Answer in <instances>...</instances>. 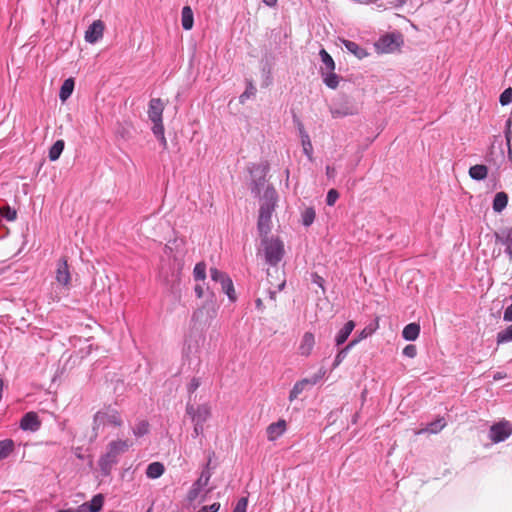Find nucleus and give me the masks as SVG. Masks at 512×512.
<instances>
[{"label":"nucleus","mask_w":512,"mask_h":512,"mask_svg":"<svg viewBox=\"0 0 512 512\" xmlns=\"http://www.w3.org/2000/svg\"><path fill=\"white\" fill-rule=\"evenodd\" d=\"M122 424L123 419L118 409L112 405H106L94 414L92 429L95 437H97L100 429L120 427Z\"/></svg>","instance_id":"nucleus-3"},{"label":"nucleus","mask_w":512,"mask_h":512,"mask_svg":"<svg viewBox=\"0 0 512 512\" xmlns=\"http://www.w3.org/2000/svg\"><path fill=\"white\" fill-rule=\"evenodd\" d=\"M488 175V168L486 165L477 164L469 168V176L476 181L484 180Z\"/></svg>","instance_id":"nucleus-24"},{"label":"nucleus","mask_w":512,"mask_h":512,"mask_svg":"<svg viewBox=\"0 0 512 512\" xmlns=\"http://www.w3.org/2000/svg\"><path fill=\"white\" fill-rule=\"evenodd\" d=\"M186 414L193 423L203 424L211 417V406L208 403L194 405L190 401L186 404Z\"/></svg>","instance_id":"nucleus-7"},{"label":"nucleus","mask_w":512,"mask_h":512,"mask_svg":"<svg viewBox=\"0 0 512 512\" xmlns=\"http://www.w3.org/2000/svg\"><path fill=\"white\" fill-rule=\"evenodd\" d=\"M75 82L73 78H67L61 85L59 98L62 102H65L73 93Z\"/></svg>","instance_id":"nucleus-26"},{"label":"nucleus","mask_w":512,"mask_h":512,"mask_svg":"<svg viewBox=\"0 0 512 512\" xmlns=\"http://www.w3.org/2000/svg\"><path fill=\"white\" fill-rule=\"evenodd\" d=\"M133 445L130 440L117 439L108 443L106 452L98 460V466L102 476H109L112 468L118 464L120 456L126 453Z\"/></svg>","instance_id":"nucleus-1"},{"label":"nucleus","mask_w":512,"mask_h":512,"mask_svg":"<svg viewBox=\"0 0 512 512\" xmlns=\"http://www.w3.org/2000/svg\"><path fill=\"white\" fill-rule=\"evenodd\" d=\"M313 283H315L319 287L323 288L324 279L321 276L315 274V275H313Z\"/></svg>","instance_id":"nucleus-59"},{"label":"nucleus","mask_w":512,"mask_h":512,"mask_svg":"<svg viewBox=\"0 0 512 512\" xmlns=\"http://www.w3.org/2000/svg\"><path fill=\"white\" fill-rule=\"evenodd\" d=\"M499 102L503 106L512 103V88H507L501 93Z\"/></svg>","instance_id":"nucleus-47"},{"label":"nucleus","mask_w":512,"mask_h":512,"mask_svg":"<svg viewBox=\"0 0 512 512\" xmlns=\"http://www.w3.org/2000/svg\"><path fill=\"white\" fill-rule=\"evenodd\" d=\"M208 299H206L205 303L194 311L192 315V321L195 325H198L201 328L210 326L212 320L217 315V308L214 302V294L207 287Z\"/></svg>","instance_id":"nucleus-4"},{"label":"nucleus","mask_w":512,"mask_h":512,"mask_svg":"<svg viewBox=\"0 0 512 512\" xmlns=\"http://www.w3.org/2000/svg\"><path fill=\"white\" fill-rule=\"evenodd\" d=\"M403 355L409 358H414L417 355V349L415 345L409 344L404 347L402 351Z\"/></svg>","instance_id":"nucleus-51"},{"label":"nucleus","mask_w":512,"mask_h":512,"mask_svg":"<svg viewBox=\"0 0 512 512\" xmlns=\"http://www.w3.org/2000/svg\"><path fill=\"white\" fill-rule=\"evenodd\" d=\"M255 305H256V308L259 310V311H263L264 310V304H263V301L260 299V298H257L255 300Z\"/></svg>","instance_id":"nucleus-61"},{"label":"nucleus","mask_w":512,"mask_h":512,"mask_svg":"<svg viewBox=\"0 0 512 512\" xmlns=\"http://www.w3.org/2000/svg\"><path fill=\"white\" fill-rule=\"evenodd\" d=\"M334 174H335V169L331 166H326V175L329 178H332V177H334Z\"/></svg>","instance_id":"nucleus-62"},{"label":"nucleus","mask_w":512,"mask_h":512,"mask_svg":"<svg viewBox=\"0 0 512 512\" xmlns=\"http://www.w3.org/2000/svg\"><path fill=\"white\" fill-rule=\"evenodd\" d=\"M194 291H195L197 298H203L205 295L208 296V293L207 292L205 293L204 287L201 284H197L194 287Z\"/></svg>","instance_id":"nucleus-55"},{"label":"nucleus","mask_w":512,"mask_h":512,"mask_svg":"<svg viewBox=\"0 0 512 512\" xmlns=\"http://www.w3.org/2000/svg\"><path fill=\"white\" fill-rule=\"evenodd\" d=\"M378 320L375 321V323H371L368 326H366L358 335L357 338L354 340H358L360 342L361 340L367 338L368 336L372 335L377 329H378Z\"/></svg>","instance_id":"nucleus-41"},{"label":"nucleus","mask_w":512,"mask_h":512,"mask_svg":"<svg viewBox=\"0 0 512 512\" xmlns=\"http://www.w3.org/2000/svg\"><path fill=\"white\" fill-rule=\"evenodd\" d=\"M212 473L208 469H203L200 477L192 484L187 494L189 501H194L198 498L202 489L208 485Z\"/></svg>","instance_id":"nucleus-11"},{"label":"nucleus","mask_w":512,"mask_h":512,"mask_svg":"<svg viewBox=\"0 0 512 512\" xmlns=\"http://www.w3.org/2000/svg\"><path fill=\"white\" fill-rule=\"evenodd\" d=\"M203 509H205V512H218L220 509V503L215 502L208 506H203Z\"/></svg>","instance_id":"nucleus-56"},{"label":"nucleus","mask_w":512,"mask_h":512,"mask_svg":"<svg viewBox=\"0 0 512 512\" xmlns=\"http://www.w3.org/2000/svg\"><path fill=\"white\" fill-rule=\"evenodd\" d=\"M287 429V424L284 419H279L277 422H273L268 425L266 429L267 438L269 441H275L281 437Z\"/></svg>","instance_id":"nucleus-17"},{"label":"nucleus","mask_w":512,"mask_h":512,"mask_svg":"<svg viewBox=\"0 0 512 512\" xmlns=\"http://www.w3.org/2000/svg\"><path fill=\"white\" fill-rule=\"evenodd\" d=\"M446 426V421L444 418H438L435 421L428 424L426 431L436 434L440 432Z\"/></svg>","instance_id":"nucleus-40"},{"label":"nucleus","mask_w":512,"mask_h":512,"mask_svg":"<svg viewBox=\"0 0 512 512\" xmlns=\"http://www.w3.org/2000/svg\"><path fill=\"white\" fill-rule=\"evenodd\" d=\"M264 257L267 264L276 266L284 256V245L278 238L263 236L261 240Z\"/></svg>","instance_id":"nucleus-5"},{"label":"nucleus","mask_w":512,"mask_h":512,"mask_svg":"<svg viewBox=\"0 0 512 512\" xmlns=\"http://www.w3.org/2000/svg\"><path fill=\"white\" fill-rule=\"evenodd\" d=\"M132 431L135 437H142L149 432V423L145 420L139 421Z\"/></svg>","instance_id":"nucleus-38"},{"label":"nucleus","mask_w":512,"mask_h":512,"mask_svg":"<svg viewBox=\"0 0 512 512\" xmlns=\"http://www.w3.org/2000/svg\"><path fill=\"white\" fill-rule=\"evenodd\" d=\"M14 442L11 439L0 441V460L6 459L14 450Z\"/></svg>","instance_id":"nucleus-33"},{"label":"nucleus","mask_w":512,"mask_h":512,"mask_svg":"<svg viewBox=\"0 0 512 512\" xmlns=\"http://www.w3.org/2000/svg\"><path fill=\"white\" fill-rule=\"evenodd\" d=\"M193 424H194V427H193L192 437L196 438L203 434L204 425L199 424V423H193Z\"/></svg>","instance_id":"nucleus-52"},{"label":"nucleus","mask_w":512,"mask_h":512,"mask_svg":"<svg viewBox=\"0 0 512 512\" xmlns=\"http://www.w3.org/2000/svg\"><path fill=\"white\" fill-rule=\"evenodd\" d=\"M315 211L313 208H306L302 213V224L306 227L310 226L315 220Z\"/></svg>","instance_id":"nucleus-43"},{"label":"nucleus","mask_w":512,"mask_h":512,"mask_svg":"<svg viewBox=\"0 0 512 512\" xmlns=\"http://www.w3.org/2000/svg\"><path fill=\"white\" fill-rule=\"evenodd\" d=\"M508 203V196L505 192H498L493 199V210L495 212H501Z\"/></svg>","instance_id":"nucleus-30"},{"label":"nucleus","mask_w":512,"mask_h":512,"mask_svg":"<svg viewBox=\"0 0 512 512\" xmlns=\"http://www.w3.org/2000/svg\"><path fill=\"white\" fill-rule=\"evenodd\" d=\"M0 216L7 221H14L17 218V212L9 205L0 207Z\"/></svg>","instance_id":"nucleus-37"},{"label":"nucleus","mask_w":512,"mask_h":512,"mask_svg":"<svg viewBox=\"0 0 512 512\" xmlns=\"http://www.w3.org/2000/svg\"><path fill=\"white\" fill-rule=\"evenodd\" d=\"M163 111L164 103L160 98H153L149 101L148 106V117L152 122V129H158L164 127L163 125Z\"/></svg>","instance_id":"nucleus-10"},{"label":"nucleus","mask_w":512,"mask_h":512,"mask_svg":"<svg viewBox=\"0 0 512 512\" xmlns=\"http://www.w3.org/2000/svg\"><path fill=\"white\" fill-rule=\"evenodd\" d=\"M211 279L215 282L220 283L221 285L226 282V280L230 279L229 275L223 271L218 270L217 268L210 269Z\"/></svg>","instance_id":"nucleus-39"},{"label":"nucleus","mask_w":512,"mask_h":512,"mask_svg":"<svg viewBox=\"0 0 512 512\" xmlns=\"http://www.w3.org/2000/svg\"><path fill=\"white\" fill-rule=\"evenodd\" d=\"M496 341L498 345L512 342V324L498 332Z\"/></svg>","instance_id":"nucleus-34"},{"label":"nucleus","mask_w":512,"mask_h":512,"mask_svg":"<svg viewBox=\"0 0 512 512\" xmlns=\"http://www.w3.org/2000/svg\"><path fill=\"white\" fill-rule=\"evenodd\" d=\"M221 288H222V291L228 296L230 301H232V302L236 301L237 297H236L234 285H233L231 278L226 280V282L221 285Z\"/></svg>","instance_id":"nucleus-36"},{"label":"nucleus","mask_w":512,"mask_h":512,"mask_svg":"<svg viewBox=\"0 0 512 512\" xmlns=\"http://www.w3.org/2000/svg\"><path fill=\"white\" fill-rule=\"evenodd\" d=\"M355 328L354 321L350 320L345 323V325L338 331L335 336V343L337 346H340L346 342L353 329Z\"/></svg>","instance_id":"nucleus-20"},{"label":"nucleus","mask_w":512,"mask_h":512,"mask_svg":"<svg viewBox=\"0 0 512 512\" xmlns=\"http://www.w3.org/2000/svg\"><path fill=\"white\" fill-rule=\"evenodd\" d=\"M201 385V380L200 378L198 377H193L191 379V381L189 382L188 386H187V390H188V393H189V400L191 402V396L192 394L199 388V386Z\"/></svg>","instance_id":"nucleus-46"},{"label":"nucleus","mask_w":512,"mask_h":512,"mask_svg":"<svg viewBox=\"0 0 512 512\" xmlns=\"http://www.w3.org/2000/svg\"><path fill=\"white\" fill-rule=\"evenodd\" d=\"M342 44L347 51L355 55L358 59H363L368 55L367 51L354 41L343 39Z\"/></svg>","instance_id":"nucleus-21"},{"label":"nucleus","mask_w":512,"mask_h":512,"mask_svg":"<svg viewBox=\"0 0 512 512\" xmlns=\"http://www.w3.org/2000/svg\"><path fill=\"white\" fill-rule=\"evenodd\" d=\"M193 277L195 281H204L206 279V264L198 262L193 269Z\"/></svg>","instance_id":"nucleus-35"},{"label":"nucleus","mask_w":512,"mask_h":512,"mask_svg":"<svg viewBox=\"0 0 512 512\" xmlns=\"http://www.w3.org/2000/svg\"><path fill=\"white\" fill-rule=\"evenodd\" d=\"M319 55L323 63V66L321 67L323 68V71H334L335 62L330 54L325 49H321Z\"/></svg>","instance_id":"nucleus-32"},{"label":"nucleus","mask_w":512,"mask_h":512,"mask_svg":"<svg viewBox=\"0 0 512 512\" xmlns=\"http://www.w3.org/2000/svg\"><path fill=\"white\" fill-rule=\"evenodd\" d=\"M495 241L504 246V253L512 260V226L495 232Z\"/></svg>","instance_id":"nucleus-12"},{"label":"nucleus","mask_w":512,"mask_h":512,"mask_svg":"<svg viewBox=\"0 0 512 512\" xmlns=\"http://www.w3.org/2000/svg\"><path fill=\"white\" fill-rule=\"evenodd\" d=\"M314 344H315V338H314L313 333L306 332L303 335L301 343L299 345V353L302 356L310 355V353L312 352V349L314 347Z\"/></svg>","instance_id":"nucleus-19"},{"label":"nucleus","mask_w":512,"mask_h":512,"mask_svg":"<svg viewBox=\"0 0 512 512\" xmlns=\"http://www.w3.org/2000/svg\"><path fill=\"white\" fill-rule=\"evenodd\" d=\"M64 141L57 140L49 149L48 157L51 161H56L59 159L60 155L64 150Z\"/></svg>","instance_id":"nucleus-31"},{"label":"nucleus","mask_w":512,"mask_h":512,"mask_svg":"<svg viewBox=\"0 0 512 512\" xmlns=\"http://www.w3.org/2000/svg\"><path fill=\"white\" fill-rule=\"evenodd\" d=\"M503 320L507 322H512V303L506 307L503 314Z\"/></svg>","instance_id":"nucleus-54"},{"label":"nucleus","mask_w":512,"mask_h":512,"mask_svg":"<svg viewBox=\"0 0 512 512\" xmlns=\"http://www.w3.org/2000/svg\"><path fill=\"white\" fill-rule=\"evenodd\" d=\"M152 132H153L154 136L159 140L162 148L166 149L168 144H167V140L165 137L164 127L158 128V129H152Z\"/></svg>","instance_id":"nucleus-45"},{"label":"nucleus","mask_w":512,"mask_h":512,"mask_svg":"<svg viewBox=\"0 0 512 512\" xmlns=\"http://www.w3.org/2000/svg\"><path fill=\"white\" fill-rule=\"evenodd\" d=\"M181 23L184 30H191L194 24L193 11L189 6H184L181 12Z\"/></svg>","instance_id":"nucleus-25"},{"label":"nucleus","mask_w":512,"mask_h":512,"mask_svg":"<svg viewBox=\"0 0 512 512\" xmlns=\"http://www.w3.org/2000/svg\"><path fill=\"white\" fill-rule=\"evenodd\" d=\"M326 374V370L324 368H320L319 371L314 374L312 377L310 378H307L308 379V384L310 386H313L315 384H317Z\"/></svg>","instance_id":"nucleus-49"},{"label":"nucleus","mask_w":512,"mask_h":512,"mask_svg":"<svg viewBox=\"0 0 512 512\" xmlns=\"http://www.w3.org/2000/svg\"><path fill=\"white\" fill-rule=\"evenodd\" d=\"M260 170V176H253L252 177V193H254L256 196L260 195L262 188L265 185L266 182V175L269 171V164L267 161H264L260 163V166L257 168Z\"/></svg>","instance_id":"nucleus-14"},{"label":"nucleus","mask_w":512,"mask_h":512,"mask_svg":"<svg viewBox=\"0 0 512 512\" xmlns=\"http://www.w3.org/2000/svg\"><path fill=\"white\" fill-rule=\"evenodd\" d=\"M357 343H358V340H352L337 353V355L335 356L333 365H332L333 369L338 367L344 361V359L347 357L351 348L354 347Z\"/></svg>","instance_id":"nucleus-28"},{"label":"nucleus","mask_w":512,"mask_h":512,"mask_svg":"<svg viewBox=\"0 0 512 512\" xmlns=\"http://www.w3.org/2000/svg\"><path fill=\"white\" fill-rule=\"evenodd\" d=\"M248 505V499L246 497L240 498L233 508L232 512H246Z\"/></svg>","instance_id":"nucleus-50"},{"label":"nucleus","mask_w":512,"mask_h":512,"mask_svg":"<svg viewBox=\"0 0 512 512\" xmlns=\"http://www.w3.org/2000/svg\"><path fill=\"white\" fill-rule=\"evenodd\" d=\"M420 334V325L417 323H409L407 324L403 331H402V337L406 341H415Z\"/></svg>","instance_id":"nucleus-22"},{"label":"nucleus","mask_w":512,"mask_h":512,"mask_svg":"<svg viewBox=\"0 0 512 512\" xmlns=\"http://www.w3.org/2000/svg\"><path fill=\"white\" fill-rule=\"evenodd\" d=\"M265 201L259 209L257 229L261 236H267L271 230V218L275 209L277 193L273 187H267L264 193Z\"/></svg>","instance_id":"nucleus-2"},{"label":"nucleus","mask_w":512,"mask_h":512,"mask_svg":"<svg viewBox=\"0 0 512 512\" xmlns=\"http://www.w3.org/2000/svg\"><path fill=\"white\" fill-rule=\"evenodd\" d=\"M268 7H274L277 5L278 0H262Z\"/></svg>","instance_id":"nucleus-63"},{"label":"nucleus","mask_w":512,"mask_h":512,"mask_svg":"<svg viewBox=\"0 0 512 512\" xmlns=\"http://www.w3.org/2000/svg\"><path fill=\"white\" fill-rule=\"evenodd\" d=\"M338 198H339L338 191L335 189H330L326 196V204L328 206H333L336 203V201L338 200Z\"/></svg>","instance_id":"nucleus-48"},{"label":"nucleus","mask_w":512,"mask_h":512,"mask_svg":"<svg viewBox=\"0 0 512 512\" xmlns=\"http://www.w3.org/2000/svg\"><path fill=\"white\" fill-rule=\"evenodd\" d=\"M297 127H298V131H299V135L301 137V139L303 138V135L305 134H308L304 128V125L302 124V122L300 121H297Z\"/></svg>","instance_id":"nucleus-60"},{"label":"nucleus","mask_w":512,"mask_h":512,"mask_svg":"<svg viewBox=\"0 0 512 512\" xmlns=\"http://www.w3.org/2000/svg\"><path fill=\"white\" fill-rule=\"evenodd\" d=\"M403 43L402 36L399 33H388L381 36L375 43V48L381 53H391L397 50Z\"/></svg>","instance_id":"nucleus-8"},{"label":"nucleus","mask_w":512,"mask_h":512,"mask_svg":"<svg viewBox=\"0 0 512 512\" xmlns=\"http://www.w3.org/2000/svg\"><path fill=\"white\" fill-rule=\"evenodd\" d=\"M164 465L160 462L150 463L146 469V476L150 479H157L163 475Z\"/></svg>","instance_id":"nucleus-27"},{"label":"nucleus","mask_w":512,"mask_h":512,"mask_svg":"<svg viewBox=\"0 0 512 512\" xmlns=\"http://www.w3.org/2000/svg\"><path fill=\"white\" fill-rule=\"evenodd\" d=\"M104 504V496L102 494H96L93 496L91 501L84 502L78 508L80 512H99Z\"/></svg>","instance_id":"nucleus-18"},{"label":"nucleus","mask_w":512,"mask_h":512,"mask_svg":"<svg viewBox=\"0 0 512 512\" xmlns=\"http://www.w3.org/2000/svg\"><path fill=\"white\" fill-rule=\"evenodd\" d=\"M512 434V423L502 420L493 424L489 429V439L493 443H500L509 438Z\"/></svg>","instance_id":"nucleus-9"},{"label":"nucleus","mask_w":512,"mask_h":512,"mask_svg":"<svg viewBox=\"0 0 512 512\" xmlns=\"http://www.w3.org/2000/svg\"><path fill=\"white\" fill-rule=\"evenodd\" d=\"M260 166V163L259 164H252L250 167H249V172L251 174V176H260V170H258L257 168Z\"/></svg>","instance_id":"nucleus-58"},{"label":"nucleus","mask_w":512,"mask_h":512,"mask_svg":"<svg viewBox=\"0 0 512 512\" xmlns=\"http://www.w3.org/2000/svg\"><path fill=\"white\" fill-rule=\"evenodd\" d=\"M104 24L101 20L94 21L85 32V40L88 43H96L103 37Z\"/></svg>","instance_id":"nucleus-15"},{"label":"nucleus","mask_w":512,"mask_h":512,"mask_svg":"<svg viewBox=\"0 0 512 512\" xmlns=\"http://www.w3.org/2000/svg\"><path fill=\"white\" fill-rule=\"evenodd\" d=\"M320 73L322 75L323 83L330 89H336L339 84V76L334 73V71H323V68H320Z\"/></svg>","instance_id":"nucleus-23"},{"label":"nucleus","mask_w":512,"mask_h":512,"mask_svg":"<svg viewBox=\"0 0 512 512\" xmlns=\"http://www.w3.org/2000/svg\"><path fill=\"white\" fill-rule=\"evenodd\" d=\"M329 111L333 118H343L356 115L358 106L349 96L341 94L332 100Z\"/></svg>","instance_id":"nucleus-6"},{"label":"nucleus","mask_w":512,"mask_h":512,"mask_svg":"<svg viewBox=\"0 0 512 512\" xmlns=\"http://www.w3.org/2000/svg\"><path fill=\"white\" fill-rule=\"evenodd\" d=\"M40 426L41 422L35 412H28L21 418L20 428L24 431L36 432Z\"/></svg>","instance_id":"nucleus-16"},{"label":"nucleus","mask_w":512,"mask_h":512,"mask_svg":"<svg viewBox=\"0 0 512 512\" xmlns=\"http://www.w3.org/2000/svg\"><path fill=\"white\" fill-rule=\"evenodd\" d=\"M308 385V379L304 378L300 381H297L289 393V401L293 402L294 400H296Z\"/></svg>","instance_id":"nucleus-29"},{"label":"nucleus","mask_w":512,"mask_h":512,"mask_svg":"<svg viewBox=\"0 0 512 512\" xmlns=\"http://www.w3.org/2000/svg\"><path fill=\"white\" fill-rule=\"evenodd\" d=\"M511 124H512V120L508 119L506 122V131H505V138H506L508 145L510 144L511 137H512Z\"/></svg>","instance_id":"nucleus-53"},{"label":"nucleus","mask_w":512,"mask_h":512,"mask_svg":"<svg viewBox=\"0 0 512 512\" xmlns=\"http://www.w3.org/2000/svg\"><path fill=\"white\" fill-rule=\"evenodd\" d=\"M493 154H494V150L492 149L490 151V153L486 156V161L491 164L493 163V165L496 167V169L498 170L499 167H500V163H498L496 160L493 159Z\"/></svg>","instance_id":"nucleus-57"},{"label":"nucleus","mask_w":512,"mask_h":512,"mask_svg":"<svg viewBox=\"0 0 512 512\" xmlns=\"http://www.w3.org/2000/svg\"><path fill=\"white\" fill-rule=\"evenodd\" d=\"M276 294H277V291L276 290H269L268 291V296H269V299L272 300V301H276Z\"/></svg>","instance_id":"nucleus-64"},{"label":"nucleus","mask_w":512,"mask_h":512,"mask_svg":"<svg viewBox=\"0 0 512 512\" xmlns=\"http://www.w3.org/2000/svg\"><path fill=\"white\" fill-rule=\"evenodd\" d=\"M301 144L303 147L304 154L308 157L309 160H312L313 146L308 134L303 135V138L301 139Z\"/></svg>","instance_id":"nucleus-42"},{"label":"nucleus","mask_w":512,"mask_h":512,"mask_svg":"<svg viewBox=\"0 0 512 512\" xmlns=\"http://www.w3.org/2000/svg\"><path fill=\"white\" fill-rule=\"evenodd\" d=\"M55 279H56L57 283L63 287L68 288L70 286L71 273H70L66 258H61L57 262Z\"/></svg>","instance_id":"nucleus-13"},{"label":"nucleus","mask_w":512,"mask_h":512,"mask_svg":"<svg viewBox=\"0 0 512 512\" xmlns=\"http://www.w3.org/2000/svg\"><path fill=\"white\" fill-rule=\"evenodd\" d=\"M256 91V87L253 85V83L248 82L245 91L239 97L240 103H245L246 100H248L250 97L256 94Z\"/></svg>","instance_id":"nucleus-44"}]
</instances>
